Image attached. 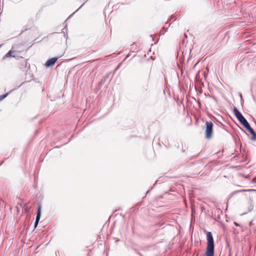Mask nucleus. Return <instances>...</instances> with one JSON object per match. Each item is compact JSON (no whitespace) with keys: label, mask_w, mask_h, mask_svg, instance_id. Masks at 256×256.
I'll return each instance as SVG.
<instances>
[{"label":"nucleus","mask_w":256,"mask_h":256,"mask_svg":"<svg viewBox=\"0 0 256 256\" xmlns=\"http://www.w3.org/2000/svg\"><path fill=\"white\" fill-rule=\"evenodd\" d=\"M8 93H6L3 95L0 96V101L4 100L5 98H6L8 96Z\"/></svg>","instance_id":"obj_9"},{"label":"nucleus","mask_w":256,"mask_h":256,"mask_svg":"<svg viewBox=\"0 0 256 256\" xmlns=\"http://www.w3.org/2000/svg\"><path fill=\"white\" fill-rule=\"evenodd\" d=\"M252 182L256 183V178H254L252 180Z\"/></svg>","instance_id":"obj_12"},{"label":"nucleus","mask_w":256,"mask_h":256,"mask_svg":"<svg viewBox=\"0 0 256 256\" xmlns=\"http://www.w3.org/2000/svg\"><path fill=\"white\" fill-rule=\"evenodd\" d=\"M14 52H12L11 50L9 51L6 54V57H10V56H12V53H14Z\"/></svg>","instance_id":"obj_10"},{"label":"nucleus","mask_w":256,"mask_h":256,"mask_svg":"<svg viewBox=\"0 0 256 256\" xmlns=\"http://www.w3.org/2000/svg\"><path fill=\"white\" fill-rule=\"evenodd\" d=\"M38 222H37L36 221L35 222V223H34V227L36 228L38 224Z\"/></svg>","instance_id":"obj_13"},{"label":"nucleus","mask_w":256,"mask_h":256,"mask_svg":"<svg viewBox=\"0 0 256 256\" xmlns=\"http://www.w3.org/2000/svg\"><path fill=\"white\" fill-rule=\"evenodd\" d=\"M40 217V206H39L38 208V209L37 214H36V221L37 222H39Z\"/></svg>","instance_id":"obj_8"},{"label":"nucleus","mask_w":256,"mask_h":256,"mask_svg":"<svg viewBox=\"0 0 256 256\" xmlns=\"http://www.w3.org/2000/svg\"><path fill=\"white\" fill-rule=\"evenodd\" d=\"M16 88H14V89H12L10 91L14 90V89H16Z\"/></svg>","instance_id":"obj_14"},{"label":"nucleus","mask_w":256,"mask_h":256,"mask_svg":"<svg viewBox=\"0 0 256 256\" xmlns=\"http://www.w3.org/2000/svg\"><path fill=\"white\" fill-rule=\"evenodd\" d=\"M206 239L208 241L206 256H214V242L212 235L210 232L206 233Z\"/></svg>","instance_id":"obj_1"},{"label":"nucleus","mask_w":256,"mask_h":256,"mask_svg":"<svg viewBox=\"0 0 256 256\" xmlns=\"http://www.w3.org/2000/svg\"><path fill=\"white\" fill-rule=\"evenodd\" d=\"M206 71H208V70H206L199 71L196 76V80H202L203 78L202 76H204V78H206Z\"/></svg>","instance_id":"obj_4"},{"label":"nucleus","mask_w":256,"mask_h":256,"mask_svg":"<svg viewBox=\"0 0 256 256\" xmlns=\"http://www.w3.org/2000/svg\"><path fill=\"white\" fill-rule=\"evenodd\" d=\"M58 59V58H52L50 60H48L46 62L45 66L47 67L52 66L57 61Z\"/></svg>","instance_id":"obj_5"},{"label":"nucleus","mask_w":256,"mask_h":256,"mask_svg":"<svg viewBox=\"0 0 256 256\" xmlns=\"http://www.w3.org/2000/svg\"><path fill=\"white\" fill-rule=\"evenodd\" d=\"M248 210H247L246 212V214L247 212H251L253 208H254V204H253V202H252V200L250 198L248 202Z\"/></svg>","instance_id":"obj_7"},{"label":"nucleus","mask_w":256,"mask_h":256,"mask_svg":"<svg viewBox=\"0 0 256 256\" xmlns=\"http://www.w3.org/2000/svg\"><path fill=\"white\" fill-rule=\"evenodd\" d=\"M246 128L249 132L252 134V140H255L256 138V134L254 130L250 127V124H248L246 126L244 127Z\"/></svg>","instance_id":"obj_6"},{"label":"nucleus","mask_w":256,"mask_h":256,"mask_svg":"<svg viewBox=\"0 0 256 256\" xmlns=\"http://www.w3.org/2000/svg\"><path fill=\"white\" fill-rule=\"evenodd\" d=\"M251 191H256V190H253V189H248V190H240V192H251Z\"/></svg>","instance_id":"obj_11"},{"label":"nucleus","mask_w":256,"mask_h":256,"mask_svg":"<svg viewBox=\"0 0 256 256\" xmlns=\"http://www.w3.org/2000/svg\"><path fill=\"white\" fill-rule=\"evenodd\" d=\"M234 113L236 117L238 119L241 124L244 126V127L249 124L246 120L236 108L234 110Z\"/></svg>","instance_id":"obj_2"},{"label":"nucleus","mask_w":256,"mask_h":256,"mask_svg":"<svg viewBox=\"0 0 256 256\" xmlns=\"http://www.w3.org/2000/svg\"><path fill=\"white\" fill-rule=\"evenodd\" d=\"M206 136L207 138H210L212 136V132L213 124L211 122H206Z\"/></svg>","instance_id":"obj_3"}]
</instances>
